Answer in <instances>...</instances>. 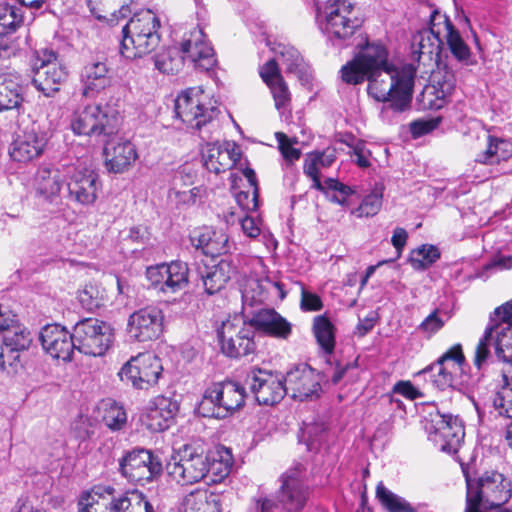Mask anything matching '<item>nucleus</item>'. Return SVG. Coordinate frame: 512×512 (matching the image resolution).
<instances>
[{"instance_id":"f257e3e1","label":"nucleus","mask_w":512,"mask_h":512,"mask_svg":"<svg viewBox=\"0 0 512 512\" xmlns=\"http://www.w3.org/2000/svg\"><path fill=\"white\" fill-rule=\"evenodd\" d=\"M374 58L368 75V94L378 102H389L394 111L402 112L409 107L416 76L411 64L395 66L388 61L384 48L383 61Z\"/></svg>"},{"instance_id":"f03ea898","label":"nucleus","mask_w":512,"mask_h":512,"mask_svg":"<svg viewBox=\"0 0 512 512\" xmlns=\"http://www.w3.org/2000/svg\"><path fill=\"white\" fill-rule=\"evenodd\" d=\"M199 23L185 32L178 46H171L154 56L155 68L163 74L179 73L185 61L194 68L208 71L216 64L215 52L204 33L206 11L196 12Z\"/></svg>"},{"instance_id":"7ed1b4c3","label":"nucleus","mask_w":512,"mask_h":512,"mask_svg":"<svg viewBox=\"0 0 512 512\" xmlns=\"http://www.w3.org/2000/svg\"><path fill=\"white\" fill-rule=\"evenodd\" d=\"M160 19L151 10L135 13L121 29V55L130 60L142 58L153 52L160 44Z\"/></svg>"},{"instance_id":"20e7f679","label":"nucleus","mask_w":512,"mask_h":512,"mask_svg":"<svg viewBox=\"0 0 512 512\" xmlns=\"http://www.w3.org/2000/svg\"><path fill=\"white\" fill-rule=\"evenodd\" d=\"M208 97L201 87H191L182 91L175 100L176 116L187 125L197 130L202 139H210L218 128L217 107L207 105Z\"/></svg>"},{"instance_id":"39448f33","label":"nucleus","mask_w":512,"mask_h":512,"mask_svg":"<svg viewBox=\"0 0 512 512\" xmlns=\"http://www.w3.org/2000/svg\"><path fill=\"white\" fill-rule=\"evenodd\" d=\"M466 482L465 512H471L480 507L484 509L501 507L512 496L510 481L496 471L485 472L476 480L467 478Z\"/></svg>"},{"instance_id":"423d86ee","label":"nucleus","mask_w":512,"mask_h":512,"mask_svg":"<svg viewBox=\"0 0 512 512\" xmlns=\"http://www.w3.org/2000/svg\"><path fill=\"white\" fill-rule=\"evenodd\" d=\"M246 393L242 385L227 381L209 387L200 403L204 416L225 418L243 406Z\"/></svg>"},{"instance_id":"0eeeda50","label":"nucleus","mask_w":512,"mask_h":512,"mask_svg":"<svg viewBox=\"0 0 512 512\" xmlns=\"http://www.w3.org/2000/svg\"><path fill=\"white\" fill-rule=\"evenodd\" d=\"M425 430L429 440L449 454L458 451L465 436L464 424L457 415L440 413L438 410L429 414Z\"/></svg>"},{"instance_id":"6e6552de","label":"nucleus","mask_w":512,"mask_h":512,"mask_svg":"<svg viewBox=\"0 0 512 512\" xmlns=\"http://www.w3.org/2000/svg\"><path fill=\"white\" fill-rule=\"evenodd\" d=\"M31 331L23 324L10 327L0 345V373L15 376L24 368V354L33 344Z\"/></svg>"},{"instance_id":"1a4fd4ad","label":"nucleus","mask_w":512,"mask_h":512,"mask_svg":"<svg viewBox=\"0 0 512 512\" xmlns=\"http://www.w3.org/2000/svg\"><path fill=\"white\" fill-rule=\"evenodd\" d=\"M119 471L129 482L144 486L161 476L163 466L161 459L151 450L135 448L120 459Z\"/></svg>"},{"instance_id":"9d476101","label":"nucleus","mask_w":512,"mask_h":512,"mask_svg":"<svg viewBox=\"0 0 512 512\" xmlns=\"http://www.w3.org/2000/svg\"><path fill=\"white\" fill-rule=\"evenodd\" d=\"M31 68L33 85L47 97L59 91L61 83L67 78L66 68L50 49L35 51L31 58Z\"/></svg>"},{"instance_id":"9b49d317","label":"nucleus","mask_w":512,"mask_h":512,"mask_svg":"<svg viewBox=\"0 0 512 512\" xmlns=\"http://www.w3.org/2000/svg\"><path fill=\"white\" fill-rule=\"evenodd\" d=\"M222 352L231 358H238L253 353L255 331L251 322L246 323L241 317L235 316L222 322L217 331Z\"/></svg>"},{"instance_id":"f8f14e48","label":"nucleus","mask_w":512,"mask_h":512,"mask_svg":"<svg viewBox=\"0 0 512 512\" xmlns=\"http://www.w3.org/2000/svg\"><path fill=\"white\" fill-rule=\"evenodd\" d=\"M208 456L192 446H184L171 458L166 469L168 475L180 485H192L208 474Z\"/></svg>"},{"instance_id":"ddd939ff","label":"nucleus","mask_w":512,"mask_h":512,"mask_svg":"<svg viewBox=\"0 0 512 512\" xmlns=\"http://www.w3.org/2000/svg\"><path fill=\"white\" fill-rule=\"evenodd\" d=\"M465 357L460 344L454 345L446 351L435 363L421 371V374L429 376L431 382L440 390L449 387L464 385L463 378Z\"/></svg>"},{"instance_id":"4468645a","label":"nucleus","mask_w":512,"mask_h":512,"mask_svg":"<svg viewBox=\"0 0 512 512\" xmlns=\"http://www.w3.org/2000/svg\"><path fill=\"white\" fill-rule=\"evenodd\" d=\"M77 350L85 355L102 356L113 342V329L103 321L86 318L74 326Z\"/></svg>"},{"instance_id":"2eb2a0df","label":"nucleus","mask_w":512,"mask_h":512,"mask_svg":"<svg viewBox=\"0 0 512 512\" xmlns=\"http://www.w3.org/2000/svg\"><path fill=\"white\" fill-rule=\"evenodd\" d=\"M494 347L497 358L512 365V328L505 323H491L480 338L474 357V365L481 369L490 355V347Z\"/></svg>"},{"instance_id":"dca6fc26","label":"nucleus","mask_w":512,"mask_h":512,"mask_svg":"<svg viewBox=\"0 0 512 512\" xmlns=\"http://www.w3.org/2000/svg\"><path fill=\"white\" fill-rule=\"evenodd\" d=\"M66 188L70 201L84 206L92 205L100 188L98 174L86 162L78 160L68 164Z\"/></svg>"},{"instance_id":"f3484780","label":"nucleus","mask_w":512,"mask_h":512,"mask_svg":"<svg viewBox=\"0 0 512 512\" xmlns=\"http://www.w3.org/2000/svg\"><path fill=\"white\" fill-rule=\"evenodd\" d=\"M278 502L284 512H302L309 499L306 470L302 464L288 469L281 476Z\"/></svg>"},{"instance_id":"a211bd4d","label":"nucleus","mask_w":512,"mask_h":512,"mask_svg":"<svg viewBox=\"0 0 512 512\" xmlns=\"http://www.w3.org/2000/svg\"><path fill=\"white\" fill-rule=\"evenodd\" d=\"M150 286L163 294H175L188 286L189 268L183 261H171L146 269Z\"/></svg>"},{"instance_id":"6ab92c4d","label":"nucleus","mask_w":512,"mask_h":512,"mask_svg":"<svg viewBox=\"0 0 512 512\" xmlns=\"http://www.w3.org/2000/svg\"><path fill=\"white\" fill-rule=\"evenodd\" d=\"M245 382L260 405H274L286 394L285 378L269 370L253 367Z\"/></svg>"},{"instance_id":"aec40b11","label":"nucleus","mask_w":512,"mask_h":512,"mask_svg":"<svg viewBox=\"0 0 512 512\" xmlns=\"http://www.w3.org/2000/svg\"><path fill=\"white\" fill-rule=\"evenodd\" d=\"M352 14L353 4L347 0H327L322 29L329 37L347 39L360 26V21Z\"/></svg>"},{"instance_id":"412c9836","label":"nucleus","mask_w":512,"mask_h":512,"mask_svg":"<svg viewBox=\"0 0 512 512\" xmlns=\"http://www.w3.org/2000/svg\"><path fill=\"white\" fill-rule=\"evenodd\" d=\"M47 132L33 122L18 132L10 144L9 155L19 163H28L39 158L48 143Z\"/></svg>"},{"instance_id":"4be33fe9","label":"nucleus","mask_w":512,"mask_h":512,"mask_svg":"<svg viewBox=\"0 0 512 512\" xmlns=\"http://www.w3.org/2000/svg\"><path fill=\"white\" fill-rule=\"evenodd\" d=\"M164 315L161 309L148 306L133 312L127 322V333L133 340L146 342L157 339L163 331Z\"/></svg>"},{"instance_id":"5701e85b","label":"nucleus","mask_w":512,"mask_h":512,"mask_svg":"<svg viewBox=\"0 0 512 512\" xmlns=\"http://www.w3.org/2000/svg\"><path fill=\"white\" fill-rule=\"evenodd\" d=\"M321 376L307 364H299L289 370L285 376L286 394L304 401L318 397L321 391Z\"/></svg>"},{"instance_id":"b1692460","label":"nucleus","mask_w":512,"mask_h":512,"mask_svg":"<svg viewBox=\"0 0 512 512\" xmlns=\"http://www.w3.org/2000/svg\"><path fill=\"white\" fill-rule=\"evenodd\" d=\"M39 339L43 349L52 358L69 362L77 350L74 333L71 334L64 326L59 324H47L40 333Z\"/></svg>"},{"instance_id":"393cba45","label":"nucleus","mask_w":512,"mask_h":512,"mask_svg":"<svg viewBox=\"0 0 512 512\" xmlns=\"http://www.w3.org/2000/svg\"><path fill=\"white\" fill-rule=\"evenodd\" d=\"M68 177V165L38 167L33 181V187L38 197L49 203H55Z\"/></svg>"},{"instance_id":"a878e982","label":"nucleus","mask_w":512,"mask_h":512,"mask_svg":"<svg viewBox=\"0 0 512 512\" xmlns=\"http://www.w3.org/2000/svg\"><path fill=\"white\" fill-rule=\"evenodd\" d=\"M442 22L434 18V12L430 16V27L419 31L413 36V57L418 62H432L437 60L442 45Z\"/></svg>"},{"instance_id":"bb28decb","label":"nucleus","mask_w":512,"mask_h":512,"mask_svg":"<svg viewBox=\"0 0 512 512\" xmlns=\"http://www.w3.org/2000/svg\"><path fill=\"white\" fill-rule=\"evenodd\" d=\"M108 117L99 105H87L77 111L71 122L74 133L85 136H101L113 133Z\"/></svg>"},{"instance_id":"cd10ccee","label":"nucleus","mask_w":512,"mask_h":512,"mask_svg":"<svg viewBox=\"0 0 512 512\" xmlns=\"http://www.w3.org/2000/svg\"><path fill=\"white\" fill-rule=\"evenodd\" d=\"M382 62L384 46L381 44H367L363 51L341 69V77L347 84H359L368 79L374 58Z\"/></svg>"},{"instance_id":"c85d7f7f","label":"nucleus","mask_w":512,"mask_h":512,"mask_svg":"<svg viewBox=\"0 0 512 512\" xmlns=\"http://www.w3.org/2000/svg\"><path fill=\"white\" fill-rule=\"evenodd\" d=\"M105 167L111 173H124L138 158L135 145L129 140L112 139L104 147Z\"/></svg>"},{"instance_id":"c756f323","label":"nucleus","mask_w":512,"mask_h":512,"mask_svg":"<svg viewBox=\"0 0 512 512\" xmlns=\"http://www.w3.org/2000/svg\"><path fill=\"white\" fill-rule=\"evenodd\" d=\"M119 494L112 486L97 485L79 499L80 512H115Z\"/></svg>"},{"instance_id":"7c9ffc66","label":"nucleus","mask_w":512,"mask_h":512,"mask_svg":"<svg viewBox=\"0 0 512 512\" xmlns=\"http://www.w3.org/2000/svg\"><path fill=\"white\" fill-rule=\"evenodd\" d=\"M240 157V150L235 144L223 147L218 143H207L202 152L204 166L215 174L231 169Z\"/></svg>"},{"instance_id":"2f4dec72","label":"nucleus","mask_w":512,"mask_h":512,"mask_svg":"<svg viewBox=\"0 0 512 512\" xmlns=\"http://www.w3.org/2000/svg\"><path fill=\"white\" fill-rule=\"evenodd\" d=\"M177 411V401L163 395L155 397L150 402L145 416L146 427L152 432L168 429Z\"/></svg>"},{"instance_id":"473e14b6","label":"nucleus","mask_w":512,"mask_h":512,"mask_svg":"<svg viewBox=\"0 0 512 512\" xmlns=\"http://www.w3.org/2000/svg\"><path fill=\"white\" fill-rule=\"evenodd\" d=\"M431 84L425 87L424 97H429L428 107L431 109H440L443 107L446 98L449 97L455 89L456 79L454 73L447 69H439L431 76Z\"/></svg>"},{"instance_id":"72a5a7b5","label":"nucleus","mask_w":512,"mask_h":512,"mask_svg":"<svg viewBox=\"0 0 512 512\" xmlns=\"http://www.w3.org/2000/svg\"><path fill=\"white\" fill-rule=\"evenodd\" d=\"M235 273L236 266L227 259H222L215 265L198 269L202 285L208 295L222 290Z\"/></svg>"},{"instance_id":"f704fd0d","label":"nucleus","mask_w":512,"mask_h":512,"mask_svg":"<svg viewBox=\"0 0 512 512\" xmlns=\"http://www.w3.org/2000/svg\"><path fill=\"white\" fill-rule=\"evenodd\" d=\"M82 95L94 97L111 84L110 70L105 61H91L81 71Z\"/></svg>"},{"instance_id":"c9c22d12","label":"nucleus","mask_w":512,"mask_h":512,"mask_svg":"<svg viewBox=\"0 0 512 512\" xmlns=\"http://www.w3.org/2000/svg\"><path fill=\"white\" fill-rule=\"evenodd\" d=\"M191 243L203 254L211 257L226 254L231 249L228 235L223 230H212L204 228L195 231L191 236Z\"/></svg>"},{"instance_id":"e433bc0d","label":"nucleus","mask_w":512,"mask_h":512,"mask_svg":"<svg viewBox=\"0 0 512 512\" xmlns=\"http://www.w3.org/2000/svg\"><path fill=\"white\" fill-rule=\"evenodd\" d=\"M253 329L269 336L287 339L292 332V325L274 309H261L250 319Z\"/></svg>"},{"instance_id":"4c0bfd02","label":"nucleus","mask_w":512,"mask_h":512,"mask_svg":"<svg viewBox=\"0 0 512 512\" xmlns=\"http://www.w3.org/2000/svg\"><path fill=\"white\" fill-rule=\"evenodd\" d=\"M24 101L20 77L0 70V112L19 111Z\"/></svg>"},{"instance_id":"58836bf2","label":"nucleus","mask_w":512,"mask_h":512,"mask_svg":"<svg viewBox=\"0 0 512 512\" xmlns=\"http://www.w3.org/2000/svg\"><path fill=\"white\" fill-rule=\"evenodd\" d=\"M434 18L441 21L443 27V37L446 39L447 45L452 55L459 61L466 62L470 58V49L462 39L458 30L450 21L449 17L439 11H434Z\"/></svg>"},{"instance_id":"ea45409f","label":"nucleus","mask_w":512,"mask_h":512,"mask_svg":"<svg viewBox=\"0 0 512 512\" xmlns=\"http://www.w3.org/2000/svg\"><path fill=\"white\" fill-rule=\"evenodd\" d=\"M206 455L208 456V474L206 477H209V480L213 483L221 482L230 474L234 463L230 449L220 447Z\"/></svg>"},{"instance_id":"a19ab883","label":"nucleus","mask_w":512,"mask_h":512,"mask_svg":"<svg viewBox=\"0 0 512 512\" xmlns=\"http://www.w3.org/2000/svg\"><path fill=\"white\" fill-rule=\"evenodd\" d=\"M98 414L101 421L112 431L121 430L127 423V414L123 406L115 400L107 398L98 404Z\"/></svg>"},{"instance_id":"79ce46f5","label":"nucleus","mask_w":512,"mask_h":512,"mask_svg":"<svg viewBox=\"0 0 512 512\" xmlns=\"http://www.w3.org/2000/svg\"><path fill=\"white\" fill-rule=\"evenodd\" d=\"M135 361L139 365L140 376L137 377L140 379V389L156 384L162 372L160 359L153 353L146 352L135 356Z\"/></svg>"},{"instance_id":"37998d69","label":"nucleus","mask_w":512,"mask_h":512,"mask_svg":"<svg viewBox=\"0 0 512 512\" xmlns=\"http://www.w3.org/2000/svg\"><path fill=\"white\" fill-rule=\"evenodd\" d=\"M512 157V143L507 140L488 136V145L485 151L478 154L476 161L481 164H497Z\"/></svg>"},{"instance_id":"c03bdc74","label":"nucleus","mask_w":512,"mask_h":512,"mask_svg":"<svg viewBox=\"0 0 512 512\" xmlns=\"http://www.w3.org/2000/svg\"><path fill=\"white\" fill-rule=\"evenodd\" d=\"M182 512H222V510L215 496H208L204 491H197L184 498Z\"/></svg>"},{"instance_id":"a18cd8bd","label":"nucleus","mask_w":512,"mask_h":512,"mask_svg":"<svg viewBox=\"0 0 512 512\" xmlns=\"http://www.w3.org/2000/svg\"><path fill=\"white\" fill-rule=\"evenodd\" d=\"M77 298L85 310L93 312L104 306L107 300V293L99 283L89 282L78 291Z\"/></svg>"},{"instance_id":"49530a36","label":"nucleus","mask_w":512,"mask_h":512,"mask_svg":"<svg viewBox=\"0 0 512 512\" xmlns=\"http://www.w3.org/2000/svg\"><path fill=\"white\" fill-rule=\"evenodd\" d=\"M115 512H154L152 504L139 490L126 491L119 494Z\"/></svg>"},{"instance_id":"de8ad7c7","label":"nucleus","mask_w":512,"mask_h":512,"mask_svg":"<svg viewBox=\"0 0 512 512\" xmlns=\"http://www.w3.org/2000/svg\"><path fill=\"white\" fill-rule=\"evenodd\" d=\"M272 50L275 55L274 59H276L278 65L285 66L287 73L299 74L302 72L303 59L294 47L277 43Z\"/></svg>"},{"instance_id":"09e8293b","label":"nucleus","mask_w":512,"mask_h":512,"mask_svg":"<svg viewBox=\"0 0 512 512\" xmlns=\"http://www.w3.org/2000/svg\"><path fill=\"white\" fill-rule=\"evenodd\" d=\"M376 498L387 512H416L406 499L386 488L382 482L376 487Z\"/></svg>"},{"instance_id":"8fccbe9b","label":"nucleus","mask_w":512,"mask_h":512,"mask_svg":"<svg viewBox=\"0 0 512 512\" xmlns=\"http://www.w3.org/2000/svg\"><path fill=\"white\" fill-rule=\"evenodd\" d=\"M313 332L321 349L331 354L335 347L334 326L324 315L316 316L313 321Z\"/></svg>"},{"instance_id":"3c124183","label":"nucleus","mask_w":512,"mask_h":512,"mask_svg":"<svg viewBox=\"0 0 512 512\" xmlns=\"http://www.w3.org/2000/svg\"><path fill=\"white\" fill-rule=\"evenodd\" d=\"M503 385L492 398V406L500 415L512 418V375L507 372L502 374Z\"/></svg>"},{"instance_id":"603ef678","label":"nucleus","mask_w":512,"mask_h":512,"mask_svg":"<svg viewBox=\"0 0 512 512\" xmlns=\"http://www.w3.org/2000/svg\"><path fill=\"white\" fill-rule=\"evenodd\" d=\"M243 175L247 179L252 192L239 191L235 193V200L239 207L244 211H255L258 208L259 188L257 185L256 174L253 169L246 168Z\"/></svg>"},{"instance_id":"864d4df0","label":"nucleus","mask_w":512,"mask_h":512,"mask_svg":"<svg viewBox=\"0 0 512 512\" xmlns=\"http://www.w3.org/2000/svg\"><path fill=\"white\" fill-rule=\"evenodd\" d=\"M440 258V251L434 245H422L412 251L410 263L414 269L425 270Z\"/></svg>"},{"instance_id":"5fc2aeb1","label":"nucleus","mask_w":512,"mask_h":512,"mask_svg":"<svg viewBox=\"0 0 512 512\" xmlns=\"http://www.w3.org/2000/svg\"><path fill=\"white\" fill-rule=\"evenodd\" d=\"M326 438V427L323 423H304L301 440L307 445L308 450H318Z\"/></svg>"},{"instance_id":"6e6d98bb","label":"nucleus","mask_w":512,"mask_h":512,"mask_svg":"<svg viewBox=\"0 0 512 512\" xmlns=\"http://www.w3.org/2000/svg\"><path fill=\"white\" fill-rule=\"evenodd\" d=\"M317 190L325 193L331 202L339 205H345L347 197L352 193V189L349 186L334 178H327L323 182L322 189Z\"/></svg>"},{"instance_id":"4d7b16f0","label":"nucleus","mask_w":512,"mask_h":512,"mask_svg":"<svg viewBox=\"0 0 512 512\" xmlns=\"http://www.w3.org/2000/svg\"><path fill=\"white\" fill-rule=\"evenodd\" d=\"M267 298L263 283L255 278L248 279L242 288V302L244 305L254 306Z\"/></svg>"},{"instance_id":"13d9d810","label":"nucleus","mask_w":512,"mask_h":512,"mask_svg":"<svg viewBox=\"0 0 512 512\" xmlns=\"http://www.w3.org/2000/svg\"><path fill=\"white\" fill-rule=\"evenodd\" d=\"M383 192L382 188L374 189L366 195L359 207L353 212L357 217H371L376 215L382 206Z\"/></svg>"},{"instance_id":"bf43d9fd","label":"nucleus","mask_w":512,"mask_h":512,"mask_svg":"<svg viewBox=\"0 0 512 512\" xmlns=\"http://www.w3.org/2000/svg\"><path fill=\"white\" fill-rule=\"evenodd\" d=\"M23 19L12 6L0 7V38L10 31H14L22 23Z\"/></svg>"},{"instance_id":"052dcab7","label":"nucleus","mask_w":512,"mask_h":512,"mask_svg":"<svg viewBox=\"0 0 512 512\" xmlns=\"http://www.w3.org/2000/svg\"><path fill=\"white\" fill-rule=\"evenodd\" d=\"M269 88L273 95L276 109L280 111L281 114H284L289 110L291 102V95L286 83L283 78H278V82L270 84Z\"/></svg>"},{"instance_id":"680f3d73","label":"nucleus","mask_w":512,"mask_h":512,"mask_svg":"<svg viewBox=\"0 0 512 512\" xmlns=\"http://www.w3.org/2000/svg\"><path fill=\"white\" fill-rule=\"evenodd\" d=\"M118 376L122 382L131 384L134 388L140 389V379L137 377L140 376V371L138 362L135 361V357H131V359L122 366L118 372Z\"/></svg>"},{"instance_id":"e2e57ef3","label":"nucleus","mask_w":512,"mask_h":512,"mask_svg":"<svg viewBox=\"0 0 512 512\" xmlns=\"http://www.w3.org/2000/svg\"><path fill=\"white\" fill-rule=\"evenodd\" d=\"M276 139L278 141L279 150L287 162L293 163L300 158V149L293 147L291 140L284 133L277 132Z\"/></svg>"},{"instance_id":"0e129e2a","label":"nucleus","mask_w":512,"mask_h":512,"mask_svg":"<svg viewBox=\"0 0 512 512\" xmlns=\"http://www.w3.org/2000/svg\"><path fill=\"white\" fill-rule=\"evenodd\" d=\"M21 50V42L18 37L6 34L0 38V59H9Z\"/></svg>"},{"instance_id":"69168bd1","label":"nucleus","mask_w":512,"mask_h":512,"mask_svg":"<svg viewBox=\"0 0 512 512\" xmlns=\"http://www.w3.org/2000/svg\"><path fill=\"white\" fill-rule=\"evenodd\" d=\"M445 324V321L439 317V311L434 310L429 314L419 325L418 329L422 333H425L428 337H431L437 331H439Z\"/></svg>"},{"instance_id":"338daca9","label":"nucleus","mask_w":512,"mask_h":512,"mask_svg":"<svg viewBox=\"0 0 512 512\" xmlns=\"http://www.w3.org/2000/svg\"><path fill=\"white\" fill-rule=\"evenodd\" d=\"M322 168L317 164L314 157L309 154L305 159L303 170L305 175H307L313 182L312 188L314 189H322L323 183L320 180V170Z\"/></svg>"},{"instance_id":"774afa93","label":"nucleus","mask_w":512,"mask_h":512,"mask_svg":"<svg viewBox=\"0 0 512 512\" xmlns=\"http://www.w3.org/2000/svg\"><path fill=\"white\" fill-rule=\"evenodd\" d=\"M491 323H505L512 328V299L494 310Z\"/></svg>"}]
</instances>
